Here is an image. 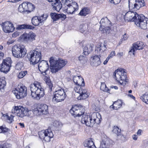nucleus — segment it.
I'll return each mask as SVG.
<instances>
[{"mask_svg": "<svg viewBox=\"0 0 148 148\" xmlns=\"http://www.w3.org/2000/svg\"><path fill=\"white\" fill-rule=\"evenodd\" d=\"M135 24L141 29H146L148 24V18L143 14L139 15L135 21Z\"/></svg>", "mask_w": 148, "mask_h": 148, "instance_id": "obj_10", "label": "nucleus"}, {"mask_svg": "<svg viewBox=\"0 0 148 148\" xmlns=\"http://www.w3.org/2000/svg\"><path fill=\"white\" fill-rule=\"evenodd\" d=\"M100 89L103 91L109 92L110 90L106 87V85L104 83H101Z\"/></svg>", "mask_w": 148, "mask_h": 148, "instance_id": "obj_40", "label": "nucleus"}, {"mask_svg": "<svg viewBox=\"0 0 148 148\" xmlns=\"http://www.w3.org/2000/svg\"><path fill=\"white\" fill-rule=\"evenodd\" d=\"M100 57L98 55H96L92 57L90 60L91 65L93 66H97L100 65L101 62Z\"/></svg>", "mask_w": 148, "mask_h": 148, "instance_id": "obj_27", "label": "nucleus"}, {"mask_svg": "<svg viewBox=\"0 0 148 148\" xmlns=\"http://www.w3.org/2000/svg\"><path fill=\"white\" fill-rule=\"evenodd\" d=\"M122 102L121 101L118 100L114 102L112 105L110 106V108L113 109L117 110L122 106Z\"/></svg>", "mask_w": 148, "mask_h": 148, "instance_id": "obj_32", "label": "nucleus"}, {"mask_svg": "<svg viewBox=\"0 0 148 148\" xmlns=\"http://www.w3.org/2000/svg\"><path fill=\"white\" fill-rule=\"evenodd\" d=\"M123 52L119 53L117 54V55L119 57H121V56H123Z\"/></svg>", "mask_w": 148, "mask_h": 148, "instance_id": "obj_63", "label": "nucleus"}, {"mask_svg": "<svg viewBox=\"0 0 148 148\" xmlns=\"http://www.w3.org/2000/svg\"><path fill=\"white\" fill-rule=\"evenodd\" d=\"M21 5L26 11H28V2H24Z\"/></svg>", "mask_w": 148, "mask_h": 148, "instance_id": "obj_49", "label": "nucleus"}, {"mask_svg": "<svg viewBox=\"0 0 148 148\" xmlns=\"http://www.w3.org/2000/svg\"><path fill=\"white\" fill-rule=\"evenodd\" d=\"M113 77L118 82L123 86H125L128 82V79H126L124 70L121 68L116 70L113 73Z\"/></svg>", "mask_w": 148, "mask_h": 148, "instance_id": "obj_4", "label": "nucleus"}, {"mask_svg": "<svg viewBox=\"0 0 148 148\" xmlns=\"http://www.w3.org/2000/svg\"><path fill=\"white\" fill-rule=\"evenodd\" d=\"M73 80L76 85H84V82L83 78L79 76H75L73 77Z\"/></svg>", "mask_w": 148, "mask_h": 148, "instance_id": "obj_29", "label": "nucleus"}, {"mask_svg": "<svg viewBox=\"0 0 148 148\" xmlns=\"http://www.w3.org/2000/svg\"><path fill=\"white\" fill-rule=\"evenodd\" d=\"M36 36V35L35 33L32 32H30L28 34L25 33H24L20 36V38L23 39L24 41L29 43L35 40Z\"/></svg>", "mask_w": 148, "mask_h": 148, "instance_id": "obj_19", "label": "nucleus"}, {"mask_svg": "<svg viewBox=\"0 0 148 148\" xmlns=\"http://www.w3.org/2000/svg\"><path fill=\"white\" fill-rule=\"evenodd\" d=\"M44 80L49 88V91H51L53 86L51 82L49 77L45 76Z\"/></svg>", "mask_w": 148, "mask_h": 148, "instance_id": "obj_37", "label": "nucleus"}, {"mask_svg": "<svg viewBox=\"0 0 148 148\" xmlns=\"http://www.w3.org/2000/svg\"><path fill=\"white\" fill-rule=\"evenodd\" d=\"M66 95L64 90L61 88L57 89L54 92L53 98V102L55 103L63 101L66 97Z\"/></svg>", "mask_w": 148, "mask_h": 148, "instance_id": "obj_8", "label": "nucleus"}, {"mask_svg": "<svg viewBox=\"0 0 148 148\" xmlns=\"http://www.w3.org/2000/svg\"><path fill=\"white\" fill-rule=\"evenodd\" d=\"M59 19L62 20H64L66 18V15L63 14H59Z\"/></svg>", "mask_w": 148, "mask_h": 148, "instance_id": "obj_54", "label": "nucleus"}, {"mask_svg": "<svg viewBox=\"0 0 148 148\" xmlns=\"http://www.w3.org/2000/svg\"><path fill=\"white\" fill-rule=\"evenodd\" d=\"M51 4L53 6V10L59 12L62 7V4L60 2H59V0H56V2H54Z\"/></svg>", "mask_w": 148, "mask_h": 148, "instance_id": "obj_31", "label": "nucleus"}, {"mask_svg": "<svg viewBox=\"0 0 148 148\" xmlns=\"http://www.w3.org/2000/svg\"><path fill=\"white\" fill-rule=\"evenodd\" d=\"M51 18L54 21H56L59 19V14L55 13H51Z\"/></svg>", "mask_w": 148, "mask_h": 148, "instance_id": "obj_42", "label": "nucleus"}, {"mask_svg": "<svg viewBox=\"0 0 148 148\" xmlns=\"http://www.w3.org/2000/svg\"><path fill=\"white\" fill-rule=\"evenodd\" d=\"M13 55L15 57L21 58L24 57L26 54V49L23 46L15 45L12 47Z\"/></svg>", "mask_w": 148, "mask_h": 148, "instance_id": "obj_5", "label": "nucleus"}, {"mask_svg": "<svg viewBox=\"0 0 148 148\" xmlns=\"http://www.w3.org/2000/svg\"><path fill=\"white\" fill-rule=\"evenodd\" d=\"M84 145L85 147L89 148H96L93 141L91 138L88 140L85 143Z\"/></svg>", "mask_w": 148, "mask_h": 148, "instance_id": "obj_34", "label": "nucleus"}, {"mask_svg": "<svg viewBox=\"0 0 148 148\" xmlns=\"http://www.w3.org/2000/svg\"><path fill=\"white\" fill-rule=\"evenodd\" d=\"M34 27L31 25L27 24H23L18 25L16 28V29L18 30L23 29H33Z\"/></svg>", "mask_w": 148, "mask_h": 148, "instance_id": "obj_33", "label": "nucleus"}, {"mask_svg": "<svg viewBox=\"0 0 148 148\" xmlns=\"http://www.w3.org/2000/svg\"><path fill=\"white\" fill-rule=\"evenodd\" d=\"M139 15L136 12L129 11L127 12L124 16V18L125 21H134L138 17Z\"/></svg>", "mask_w": 148, "mask_h": 148, "instance_id": "obj_21", "label": "nucleus"}, {"mask_svg": "<svg viewBox=\"0 0 148 148\" xmlns=\"http://www.w3.org/2000/svg\"><path fill=\"white\" fill-rule=\"evenodd\" d=\"M115 55V51H113L111 52L110 54L109 55L108 57V58L109 59L111 58H112L113 56H114Z\"/></svg>", "mask_w": 148, "mask_h": 148, "instance_id": "obj_56", "label": "nucleus"}, {"mask_svg": "<svg viewBox=\"0 0 148 148\" xmlns=\"http://www.w3.org/2000/svg\"><path fill=\"white\" fill-rule=\"evenodd\" d=\"M90 12V10L88 7H84L80 11L79 14L81 16H85Z\"/></svg>", "mask_w": 148, "mask_h": 148, "instance_id": "obj_36", "label": "nucleus"}, {"mask_svg": "<svg viewBox=\"0 0 148 148\" xmlns=\"http://www.w3.org/2000/svg\"><path fill=\"white\" fill-rule=\"evenodd\" d=\"M16 68L18 70L21 69L23 67V64L22 63H18L16 65Z\"/></svg>", "mask_w": 148, "mask_h": 148, "instance_id": "obj_53", "label": "nucleus"}, {"mask_svg": "<svg viewBox=\"0 0 148 148\" xmlns=\"http://www.w3.org/2000/svg\"><path fill=\"white\" fill-rule=\"evenodd\" d=\"M11 145L7 143H2L0 146V148H10Z\"/></svg>", "mask_w": 148, "mask_h": 148, "instance_id": "obj_43", "label": "nucleus"}, {"mask_svg": "<svg viewBox=\"0 0 148 148\" xmlns=\"http://www.w3.org/2000/svg\"><path fill=\"white\" fill-rule=\"evenodd\" d=\"M4 55V54L2 52H0V60L3 58Z\"/></svg>", "mask_w": 148, "mask_h": 148, "instance_id": "obj_64", "label": "nucleus"}, {"mask_svg": "<svg viewBox=\"0 0 148 148\" xmlns=\"http://www.w3.org/2000/svg\"><path fill=\"white\" fill-rule=\"evenodd\" d=\"M121 130L119 129L118 127L115 126L113 127L112 130L113 132L116 134L118 137L121 138L124 136L123 135L121 134Z\"/></svg>", "mask_w": 148, "mask_h": 148, "instance_id": "obj_35", "label": "nucleus"}, {"mask_svg": "<svg viewBox=\"0 0 148 148\" xmlns=\"http://www.w3.org/2000/svg\"><path fill=\"white\" fill-rule=\"evenodd\" d=\"M62 3H64L65 8L71 5L72 3H73L72 0H61Z\"/></svg>", "mask_w": 148, "mask_h": 148, "instance_id": "obj_41", "label": "nucleus"}, {"mask_svg": "<svg viewBox=\"0 0 148 148\" xmlns=\"http://www.w3.org/2000/svg\"><path fill=\"white\" fill-rule=\"evenodd\" d=\"M34 112L37 115H46L49 113L48 106L45 104L38 105L34 110Z\"/></svg>", "mask_w": 148, "mask_h": 148, "instance_id": "obj_17", "label": "nucleus"}, {"mask_svg": "<svg viewBox=\"0 0 148 148\" xmlns=\"http://www.w3.org/2000/svg\"><path fill=\"white\" fill-rule=\"evenodd\" d=\"M94 46L93 44L92 43H87L83 48V54L85 55H88L92 51V48Z\"/></svg>", "mask_w": 148, "mask_h": 148, "instance_id": "obj_28", "label": "nucleus"}, {"mask_svg": "<svg viewBox=\"0 0 148 148\" xmlns=\"http://www.w3.org/2000/svg\"><path fill=\"white\" fill-rule=\"evenodd\" d=\"M128 1L130 10H137L145 5L143 0H129Z\"/></svg>", "mask_w": 148, "mask_h": 148, "instance_id": "obj_13", "label": "nucleus"}, {"mask_svg": "<svg viewBox=\"0 0 148 148\" xmlns=\"http://www.w3.org/2000/svg\"><path fill=\"white\" fill-rule=\"evenodd\" d=\"M27 109L23 106H15L12 110V112L15 115L20 118H23L26 116Z\"/></svg>", "mask_w": 148, "mask_h": 148, "instance_id": "obj_16", "label": "nucleus"}, {"mask_svg": "<svg viewBox=\"0 0 148 148\" xmlns=\"http://www.w3.org/2000/svg\"><path fill=\"white\" fill-rule=\"evenodd\" d=\"M79 28L80 29L81 32L82 33L86 30V27L85 25L84 24L81 25L79 26Z\"/></svg>", "mask_w": 148, "mask_h": 148, "instance_id": "obj_52", "label": "nucleus"}, {"mask_svg": "<svg viewBox=\"0 0 148 148\" xmlns=\"http://www.w3.org/2000/svg\"><path fill=\"white\" fill-rule=\"evenodd\" d=\"M28 10L31 11L34 8V6L31 3L28 2Z\"/></svg>", "mask_w": 148, "mask_h": 148, "instance_id": "obj_50", "label": "nucleus"}, {"mask_svg": "<svg viewBox=\"0 0 148 148\" xmlns=\"http://www.w3.org/2000/svg\"><path fill=\"white\" fill-rule=\"evenodd\" d=\"M47 17L48 15L46 14H43L41 16H34L32 19V23L35 26L42 25Z\"/></svg>", "mask_w": 148, "mask_h": 148, "instance_id": "obj_15", "label": "nucleus"}, {"mask_svg": "<svg viewBox=\"0 0 148 148\" xmlns=\"http://www.w3.org/2000/svg\"><path fill=\"white\" fill-rule=\"evenodd\" d=\"M107 49L106 44H104L103 45L99 43L96 48V51H97L99 56L101 57L106 54L105 51Z\"/></svg>", "mask_w": 148, "mask_h": 148, "instance_id": "obj_25", "label": "nucleus"}, {"mask_svg": "<svg viewBox=\"0 0 148 148\" xmlns=\"http://www.w3.org/2000/svg\"><path fill=\"white\" fill-rule=\"evenodd\" d=\"M107 49L106 44H104L103 45L99 43L96 48V51H97L99 56L101 57L106 54L105 51Z\"/></svg>", "mask_w": 148, "mask_h": 148, "instance_id": "obj_24", "label": "nucleus"}, {"mask_svg": "<svg viewBox=\"0 0 148 148\" xmlns=\"http://www.w3.org/2000/svg\"><path fill=\"white\" fill-rule=\"evenodd\" d=\"M132 138L133 140H136L137 139L138 137L136 135L134 134L132 136Z\"/></svg>", "mask_w": 148, "mask_h": 148, "instance_id": "obj_60", "label": "nucleus"}, {"mask_svg": "<svg viewBox=\"0 0 148 148\" xmlns=\"http://www.w3.org/2000/svg\"><path fill=\"white\" fill-rule=\"evenodd\" d=\"M78 8L77 3L75 2H74L72 3L71 5L66 7L65 8L66 10L67 13L69 14H73L75 10H78Z\"/></svg>", "mask_w": 148, "mask_h": 148, "instance_id": "obj_26", "label": "nucleus"}, {"mask_svg": "<svg viewBox=\"0 0 148 148\" xmlns=\"http://www.w3.org/2000/svg\"><path fill=\"white\" fill-rule=\"evenodd\" d=\"M53 124V125L57 127H61L62 125V124L60 122L57 121H54Z\"/></svg>", "mask_w": 148, "mask_h": 148, "instance_id": "obj_47", "label": "nucleus"}, {"mask_svg": "<svg viewBox=\"0 0 148 148\" xmlns=\"http://www.w3.org/2000/svg\"><path fill=\"white\" fill-rule=\"evenodd\" d=\"M25 108L27 109L26 116L27 115L28 116H32L31 115L33 113H35L34 112V110L33 111L31 110H28L27 108Z\"/></svg>", "mask_w": 148, "mask_h": 148, "instance_id": "obj_51", "label": "nucleus"}, {"mask_svg": "<svg viewBox=\"0 0 148 148\" xmlns=\"http://www.w3.org/2000/svg\"><path fill=\"white\" fill-rule=\"evenodd\" d=\"M41 55L40 51L33 50L29 52L28 57L30 62L33 64H35L40 61L41 58Z\"/></svg>", "mask_w": 148, "mask_h": 148, "instance_id": "obj_9", "label": "nucleus"}, {"mask_svg": "<svg viewBox=\"0 0 148 148\" xmlns=\"http://www.w3.org/2000/svg\"><path fill=\"white\" fill-rule=\"evenodd\" d=\"M100 30L102 33L109 34L110 30H112L111 27L112 24L107 18H102L100 22Z\"/></svg>", "mask_w": 148, "mask_h": 148, "instance_id": "obj_6", "label": "nucleus"}, {"mask_svg": "<svg viewBox=\"0 0 148 148\" xmlns=\"http://www.w3.org/2000/svg\"><path fill=\"white\" fill-rule=\"evenodd\" d=\"M1 25L2 27L3 30L5 33L12 32L14 30L15 28L13 24L10 22H5L2 23Z\"/></svg>", "mask_w": 148, "mask_h": 148, "instance_id": "obj_20", "label": "nucleus"}, {"mask_svg": "<svg viewBox=\"0 0 148 148\" xmlns=\"http://www.w3.org/2000/svg\"><path fill=\"white\" fill-rule=\"evenodd\" d=\"M127 39V36L125 34H124L123 36V38H122V40H125Z\"/></svg>", "mask_w": 148, "mask_h": 148, "instance_id": "obj_61", "label": "nucleus"}, {"mask_svg": "<svg viewBox=\"0 0 148 148\" xmlns=\"http://www.w3.org/2000/svg\"><path fill=\"white\" fill-rule=\"evenodd\" d=\"M39 71L43 75H46L49 69L48 64L47 61L42 60L39 62L38 66Z\"/></svg>", "mask_w": 148, "mask_h": 148, "instance_id": "obj_22", "label": "nucleus"}, {"mask_svg": "<svg viewBox=\"0 0 148 148\" xmlns=\"http://www.w3.org/2000/svg\"><path fill=\"white\" fill-rule=\"evenodd\" d=\"M4 77L0 78V90L3 89L6 85V82Z\"/></svg>", "mask_w": 148, "mask_h": 148, "instance_id": "obj_38", "label": "nucleus"}, {"mask_svg": "<svg viewBox=\"0 0 148 148\" xmlns=\"http://www.w3.org/2000/svg\"><path fill=\"white\" fill-rule=\"evenodd\" d=\"M145 47V45L143 42L140 41L137 42L133 45L130 50L129 51V54L131 55L132 54L134 55L135 51L137 50L143 49Z\"/></svg>", "mask_w": 148, "mask_h": 148, "instance_id": "obj_23", "label": "nucleus"}, {"mask_svg": "<svg viewBox=\"0 0 148 148\" xmlns=\"http://www.w3.org/2000/svg\"><path fill=\"white\" fill-rule=\"evenodd\" d=\"M30 90L32 97L35 100H40L45 94L41 83L38 82H34L33 84L31 85Z\"/></svg>", "mask_w": 148, "mask_h": 148, "instance_id": "obj_2", "label": "nucleus"}, {"mask_svg": "<svg viewBox=\"0 0 148 148\" xmlns=\"http://www.w3.org/2000/svg\"><path fill=\"white\" fill-rule=\"evenodd\" d=\"M86 58L84 56H80L78 57V60L81 62L84 63L86 60Z\"/></svg>", "mask_w": 148, "mask_h": 148, "instance_id": "obj_46", "label": "nucleus"}, {"mask_svg": "<svg viewBox=\"0 0 148 148\" xmlns=\"http://www.w3.org/2000/svg\"><path fill=\"white\" fill-rule=\"evenodd\" d=\"M12 61L10 58L8 57L3 60L2 64L0 65V71L6 73L10 70L11 66Z\"/></svg>", "mask_w": 148, "mask_h": 148, "instance_id": "obj_14", "label": "nucleus"}, {"mask_svg": "<svg viewBox=\"0 0 148 148\" xmlns=\"http://www.w3.org/2000/svg\"><path fill=\"white\" fill-rule=\"evenodd\" d=\"M70 112L71 114L74 117H79L83 115L84 113V110L82 108H80L77 105L73 106L70 110Z\"/></svg>", "mask_w": 148, "mask_h": 148, "instance_id": "obj_18", "label": "nucleus"}, {"mask_svg": "<svg viewBox=\"0 0 148 148\" xmlns=\"http://www.w3.org/2000/svg\"><path fill=\"white\" fill-rule=\"evenodd\" d=\"M27 73V71H21L20 72L18 75V77L19 78H23Z\"/></svg>", "mask_w": 148, "mask_h": 148, "instance_id": "obj_45", "label": "nucleus"}, {"mask_svg": "<svg viewBox=\"0 0 148 148\" xmlns=\"http://www.w3.org/2000/svg\"><path fill=\"white\" fill-rule=\"evenodd\" d=\"M109 59H110L108 58L107 57L106 59V60L104 62L103 64L104 65L106 64L107 63V62H108Z\"/></svg>", "mask_w": 148, "mask_h": 148, "instance_id": "obj_62", "label": "nucleus"}, {"mask_svg": "<svg viewBox=\"0 0 148 148\" xmlns=\"http://www.w3.org/2000/svg\"><path fill=\"white\" fill-rule=\"evenodd\" d=\"M19 35V33L17 32H14L12 35V36L13 38L16 37Z\"/></svg>", "mask_w": 148, "mask_h": 148, "instance_id": "obj_58", "label": "nucleus"}, {"mask_svg": "<svg viewBox=\"0 0 148 148\" xmlns=\"http://www.w3.org/2000/svg\"><path fill=\"white\" fill-rule=\"evenodd\" d=\"M14 40H9L7 42V44L9 45L10 44H12L14 42Z\"/></svg>", "mask_w": 148, "mask_h": 148, "instance_id": "obj_59", "label": "nucleus"}, {"mask_svg": "<svg viewBox=\"0 0 148 148\" xmlns=\"http://www.w3.org/2000/svg\"><path fill=\"white\" fill-rule=\"evenodd\" d=\"M7 117V121L9 123H11L13 121V116L12 115H10V116H9L8 115H6Z\"/></svg>", "mask_w": 148, "mask_h": 148, "instance_id": "obj_48", "label": "nucleus"}, {"mask_svg": "<svg viewBox=\"0 0 148 148\" xmlns=\"http://www.w3.org/2000/svg\"><path fill=\"white\" fill-rule=\"evenodd\" d=\"M18 11L21 12H23L26 11L21 4L19 6L18 8Z\"/></svg>", "mask_w": 148, "mask_h": 148, "instance_id": "obj_55", "label": "nucleus"}, {"mask_svg": "<svg viewBox=\"0 0 148 148\" xmlns=\"http://www.w3.org/2000/svg\"><path fill=\"white\" fill-rule=\"evenodd\" d=\"M84 85H76L74 88L75 92L79 94V95L77 97L78 100L86 99L90 95V94L86 90L83 89Z\"/></svg>", "mask_w": 148, "mask_h": 148, "instance_id": "obj_7", "label": "nucleus"}, {"mask_svg": "<svg viewBox=\"0 0 148 148\" xmlns=\"http://www.w3.org/2000/svg\"><path fill=\"white\" fill-rule=\"evenodd\" d=\"M109 1L111 3L116 4L120 2L121 0H109Z\"/></svg>", "mask_w": 148, "mask_h": 148, "instance_id": "obj_57", "label": "nucleus"}, {"mask_svg": "<svg viewBox=\"0 0 148 148\" xmlns=\"http://www.w3.org/2000/svg\"><path fill=\"white\" fill-rule=\"evenodd\" d=\"M49 62L50 64V68L53 73L58 72L64 67L67 63L66 61L62 59L56 60L52 57L50 59Z\"/></svg>", "mask_w": 148, "mask_h": 148, "instance_id": "obj_3", "label": "nucleus"}, {"mask_svg": "<svg viewBox=\"0 0 148 148\" xmlns=\"http://www.w3.org/2000/svg\"><path fill=\"white\" fill-rule=\"evenodd\" d=\"M39 137L45 142H48L51 138L53 137V135L50 129H47L42 130L38 132Z\"/></svg>", "mask_w": 148, "mask_h": 148, "instance_id": "obj_11", "label": "nucleus"}, {"mask_svg": "<svg viewBox=\"0 0 148 148\" xmlns=\"http://www.w3.org/2000/svg\"><path fill=\"white\" fill-rule=\"evenodd\" d=\"M27 88L24 86H18L13 92L18 99H20L25 97L27 95Z\"/></svg>", "mask_w": 148, "mask_h": 148, "instance_id": "obj_12", "label": "nucleus"}, {"mask_svg": "<svg viewBox=\"0 0 148 148\" xmlns=\"http://www.w3.org/2000/svg\"><path fill=\"white\" fill-rule=\"evenodd\" d=\"M101 116L99 113H93L91 116L83 114L82 116L81 122L86 126L92 127L96 123L99 124L101 120Z\"/></svg>", "mask_w": 148, "mask_h": 148, "instance_id": "obj_1", "label": "nucleus"}, {"mask_svg": "<svg viewBox=\"0 0 148 148\" xmlns=\"http://www.w3.org/2000/svg\"><path fill=\"white\" fill-rule=\"evenodd\" d=\"M142 101L148 104V93H145L140 97Z\"/></svg>", "mask_w": 148, "mask_h": 148, "instance_id": "obj_39", "label": "nucleus"}, {"mask_svg": "<svg viewBox=\"0 0 148 148\" xmlns=\"http://www.w3.org/2000/svg\"><path fill=\"white\" fill-rule=\"evenodd\" d=\"M110 141L108 138L103 140L101 142L99 148H109L111 145Z\"/></svg>", "mask_w": 148, "mask_h": 148, "instance_id": "obj_30", "label": "nucleus"}, {"mask_svg": "<svg viewBox=\"0 0 148 148\" xmlns=\"http://www.w3.org/2000/svg\"><path fill=\"white\" fill-rule=\"evenodd\" d=\"M1 131V133H5L7 132L9 130V129L7 128L5 125H3L0 127Z\"/></svg>", "mask_w": 148, "mask_h": 148, "instance_id": "obj_44", "label": "nucleus"}]
</instances>
